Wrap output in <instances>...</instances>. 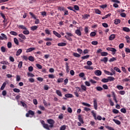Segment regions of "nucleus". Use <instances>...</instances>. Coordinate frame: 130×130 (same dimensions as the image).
I'll return each instance as SVG.
<instances>
[{
  "label": "nucleus",
  "instance_id": "1",
  "mask_svg": "<svg viewBox=\"0 0 130 130\" xmlns=\"http://www.w3.org/2000/svg\"><path fill=\"white\" fill-rule=\"evenodd\" d=\"M47 122L50 125H49L48 124L45 123V121L44 120H42L41 124H42L44 128H45V129L47 130H50L49 127L50 128H52V127L54 126V123H55V121H54V120L52 119H49L47 120Z\"/></svg>",
  "mask_w": 130,
  "mask_h": 130
},
{
  "label": "nucleus",
  "instance_id": "2",
  "mask_svg": "<svg viewBox=\"0 0 130 130\" xmlns=\"http://www.w3.org/2000/svg\"><path fill=\"white\" fill-rule=\"evenodd\" d=\"M66 34L67 36H64V38L67 40H69V41H73V39H72L71 37H73L74 36V35L72 34V32H67Z\"/></svg>",
  "mask_w": 130,
  "mask_h": 130
},
{
  "label": "nucleus",
  "instance_id": "3",
  "mask_svg": "<svg viewBox=\"0 0 130 130\" xmlns=\"http://www.w3.org/2000/svg\"><path fill=\"white\" fill-rule=\"evenodd\" d=\"M91 114L92 115V116L94 117L95 120H102V117L100 115H98L97 117H96V114L95 112H94V111H91Z\"/></svg>",
  "mask_w": 130,
  "mask_h": 130
},
{
  "label": "nucleus",
  "instance_id": "4",
  "mask_svg": "<svg viewBox=\"0 0 130 130\" xmlns=\"http://www.w3.org/2000/svg\"><path fill=\"white\" fill-rule=\"evenodd\" d=\"M107 50L108 51H112L113 55H114L115 54V52H116L117 50L116 49L114 48H111V47H108L106 48Z\"/></svg>",
  "mask_w": 130,
  "mask_h": 130
},
{
  "label": "nucleus",
  "instance_id": "5",
  "mask_svg": "<svg viewBox=\"0 0 130 130\" xmlns=\"http://www.w3.org/2000/svg\"><path fill=\"white\" fill-rule=\"evenodd\" d=\"M93 107L95 110L98 109V106L97 105V99H93Z\"/></svg>",
  "mask_w": 130,
  "mask_h": 130
},
{
  "label": "nucleus",
  "instance_id": "6",
  "mask_svg": "<svg viewBox=\"0 0 130 130\" xmlns=\"http://www.w3.org/2000/svg\"><path fill=\"white\" fill-rule=\"evenodd\" d=\"M1 36H0V40H7L8 39V37L7 36L5 35V34H1Z\"/></svg>",
  "mask_w": 130,
  "mask_h": 130
},
{
  "label": "nucleus",
  "instance_id": "7",
  "mask_svg": "<svg viewBox=\"0 0 130 130\" xmlns=\"http://www.w3.org/2000/svg\"><path fill=\"white\" fill-rule=\"evenodd\" d=\"M78 119L82 124H84V120L83 119V118H82V115L80 114L78 115Z\"/></svg>",
  "mask_w": 130,
  "mask_h": 130
},
{
  "label": "nucleus",
  "instance_id": "8",
  "mask_svg": "<svg viewBox=\"0 0 130 130\" xmlns=\"http://www.w3.org/2000/svg\"><path fill=\"white\" fill-rule=\"evenodd\" d=\"M75 34H77L79 37L82 36V32L79 29H76L75 32Z\"/></svg>",
  "mask_w": 130,
  "mask_h": 130
},
{
  "label": "nucleus",
  "instance_id": "9",
  "mask_svg": "<svg viewBox=\"0 0 130 130\" xmlns=\"http://www.w3.org/2000/svg\"><path fill=\"white\" fill-rule=\"evenodd\" d=\"M94 74L96 76H101V75H102V72L100 70H95L94 71Z\"/></svg>",
  "mask_w": 130,
  "mask_h": 130
},
{
  "label": "nucleus",
  "instance_id": "10",
  "mask_svg": "<svg viewBox=\"0 0 130 130\" xmlns=\"http://www.w3.org/2000/svg\"><path fill=\"white\" fill-rule=\"evenodd\" d=\"M53 33L54 35H55V36L58 37V38H60L61 37V36L60 35V34H58V32H57L55 30L53 31Z\"/></svg>",
  "mask_w": 130,
  "mask_h": 130
},
{
  "label": "nucleus",
  "instance_id": "11",
  "mask_svg": "<svg viewBox=\"0 0 130 130\" xmlns=\"http://www.w3.org/2000/svg\"><path fill=\"white\" fill-rule=\"evenodd\" d=\"M18 36L19 37H20V38H21V39H23V40H26L27 39V38H26V36L23 34H19Z\"/></svg>",
  "mask_w": 130,
  "mask_h": 130
},
{
  "label": "nucleus",
  "instance_id": "12",
  "mask_svg": "<svg viewBox=\"0 0 130 130\" xmlns=\"http://www.w3.org/2000/svg\"><path fill=\"white\" fill-rule=\"evenodd\" d=\"M64 96L66 98H73V97H74V95H73V94L71 93H67L64 94Z\"/></svg>",
  "mask_w": 130,
  "mask_h": 130
},
{
  "label": "nucleus",
  "instance_id": "13",
  "mask_svg": "<svg viewBox=\"0 0 130 130\" xmlns=\"http://www.w3.org/2000/svg\"><path fill=\"white\" fill-rule=\"evenodd\" d=\"M56 93L57 95H58V96H59V97H62V94L61 93V91H60L59 90H56Z\"/></svg>",
  "mask_w": 130,
  "mask_h": 130
},
{
  "label": "nucleus",
  "instance_id": "14",
  "mask_svg": "<svg viewBox=\"0 0 130 130\" xmlns=\"http://www.w3.org/2000/svg\"><path fill=\"white\" fill-rule=\"evenodd\" d=\"M115 38V35L114 34H112L111 36H110L109 38V40L110 41H112Z\"/></svg>",
  "mask_w": 130,
  "mask_h": 130
},
{
  "label": "nucleus",
  "instance_id": "15",
  "mask_svg": "<svg viewBox=\"0 0 130 130\" xmlns=\"http://www.w3.org/2000/svg\"><path fill=\"white\" fill-rule=\"evenodd\" d=\"M22 49H18L16 53V56H19V55H20V54L22 53Z\"/></svg>",
  "mask_w": 130,
  "mask_h": 130
},
{
  "label": "nucleus",
  "instance_id": "16",
  "mask_svg": "<svg viewBox=\"0 0 130 130\" xmlns=\"http://www.w3.org/2000/svg\"><path fill=\"white\" fill-rule=\"evenodd\" d=\"M22 33L24 35H29V34H30V31H29V30H28V29H25L24 30H23L22 31Z\"/></svg>",
  "mask_w": 130,
  "mask_h": 130
},
{
  "label": "nucleus",
  "instance_id": "17",
  "mask_svg": "<svg viewBox=\"0 0 130 130\" xmlns=\"http://www.w3.org/2000/svg\"><path fill=\"white\" fill-rule=\"evenodd\" d=\"M101 61H103V62L106 63L108 61V58L105 57L103 59H101Z\"/></svg>",
  "mask_w": 130,
  "mask_h": 130
},
{
  "label": "nucleus",
  "instance_id": "18",
  "mask_svg": "<svg viewBox=\"0 0 130 130\" xmlns=\"http://www.w3.org/2000/svg\"><path fill=\"white\" fill-rule=\"evenodd\" d=\"M122 30L124 31V32H130L129 28L126 27H123L122 28Z\"/></svg>",
  "mask_w": 130,
  "mask_h": 130
},
{
  "label": "nucleus",
  "instance_id": "19",
  "mask_svg": "<svg viewBox=\"0 0 130 130\" xmlns=\"http://www.w3.org/2000/svg\"><path fill=\"white\" fill-rule=\"evenodd\" d=\"M66 69L67 72L69 73V72H70V67H69V63H68V62L66 63Z\"/></svg>",
  "mask_w": 130,
  "mask_h": 130
},
{
  "label": "nucleus",
  "instance_id": "20",
  "mask_svg": "<svg viewBox=\"0 0 130 130\" xmlns=\"http://www.w3.org/2000/svg\"><path fill=\"white\" fill-rule=\"evenodd\" d=\"M19 29H22V30H27V27L23 25H20L18 26Z\"/></svg>",
  "mask_w": 130,
  "mask_h": 130
},
{
  "label": "nucleus",
  "instance_id": "21",
  "mask_svg": "<svg viewBox=\"0 0 130 130\" xmlns=\"http://www.w3.org/2000/svg\"><path fill=\"white\" fill-rule=\"evenodd\" d=\"M108 82H112V81H114V80H115V78H114V77H112L111 76H109L108 77Z\"/></svg>",
  "mask_w": 130,
  "mask_h": 130
},
{
  "label": "nucleus",
  "instance_id": "22",
  "mask_svg": "<svg viewBox=\"0 0 130 130\" xmlns=\"http://www.w3.org/2000/svg\"><path fill=\"white\" fill-rule=\"evenodd\" d=\"M113 121H114L118 125H119V124L121 123L119 120H116L115 119H113Z\"/></svg>",
  "mask_w": 130,
  "mask_h": 130
},
{
  "label": "nucleus",
  "instance_id": "23",
  "mask_svg": "<svg viewBox=\"0 0 130 130\" xmlns=\"http://www.w3.org/2000/svg\"><path fill=\"white\" fill-rule=\"evenodd\" d=\"M95 14H97L98 15H101V11H100L98 9H94Z\"/></svg>",
  "mask_w": 130,
  "mask_h": 130
},
{
  "label": "nucleus",
  "instance_id": "24",
  "mask_svg": "<svg viewBox=\"0 0 130 130\" xmlns=\"http://www.w3.org/2000/svg\"><path fill=\"white\" fill-rule=\"evenodd\" d=\"M101 55L102 56H107V55H108V53L106 52H101Z\"/></svg>",
  "mask_w": 130,
  "mask_h": 130
},
{
  "label": "nucleus",
  "instance_id": "25",
  "mask_svg": "<svg viewBox=\"0 0 130 130\" xmlns=\"http://www.w3.org/2000/svg\"><path fill=\"white\" fill-rule=\"evenodd\" d=\"M38 28V26L36 25L32 26L30 27L31 31H35V30H37Z\"/></svg>",
  "mask_w": 130,
  "mask_h": 130
},
{
  "label": "nucleus",
  "instance_id": "26",
  "mask_svg": "<svg viewBox=\"0 0 130 130\" xmlns=\"http://www.w3.org/2000/svg\"><path fill=\"white\" fill-rule=\"evenodd\" d=\"M89 16L90 14H85L84 15H82V18H83V19H88Z\"/></svg>",
  "mask_w": 130,
  "mask_h": 130
},
{
  "label": "nucleus",
  "instance_id": "27",
  "mask_svg": "<svg viewBox=\"0 0 130 130\" xmlns=\"http://www.w3.org/2000/svg\"><path fill=\"white\" fill-rule=\"evenodd\" d=\"M114 24H115V25H118V24H119V23H120V20L118 19H116L114 20Z\"/></svg>",
  "mask_w": 130,
  "mask_h": 130
},
{
  "label": "nucleus",
  "instance_id": "28",
  "mask_svg": "<svg viewBox=\"0 0 130 130\" xmlns=\"http://www.w3.org/2000/svg\"><path fill=\"white\" fill-rule=\"evenodd\" d=\"M125 38L126 39V41L127 43H130V38L128 36H126L125 37Z\"/></svg>",
  "mask_w": 130,
  "mask_h": 130
},
{
  "label": "nucleus",
  "instance_id": "29",
  "mask_svg": "<svg viewBox=\"0 0 130 130\" xmlns=\"http://www.w3.org/2000/svg\"><path fill=\"white\" fill-rule=\"evenodd\" d=\"M1 50L2 52H3V53H5L6 52V51H7V49H6V47H5L4 46L1 47Z\"/></svg>",
  "mask_w": 130,
  "mask_h": 130
},
{
  "label": "nucleus",
  "instance_id": "30",
  "mask_svg": "<svg viewBox=\"0 0 130 130\" xmlns=\"http://www.w3.org/2000/svg\"><path fill=\"white\" fill-rule=\"evenodd\" d=\"M33 50H35V48H29L27 49L26 52H31V51H33Z\"/></svg>",
  "mask_w": 130,
  "mask_h": 130
},
{
  "label": "nucleus",
  "instance_id": "31",
  "mask_svg": "<svg viewBox=\"0 0 130 130\" xmlns=\"http://www.w3.org/2000/svg\"><path fill=\"white\" fill-rule=\"evenodd\" d=\"M11 35H13L14 36H17L18 35V33L16 31H10Z\"/></svg>",
  "mask_w": 130,
  "mask_h": 130
},
{
  "label": "nucleus",
  "instance_id": "32",
  "mask_svg": "<svg viewBox=\"0 0 130 130\" xmlns=\"http://www.w3.org/2000/svg\"><path fill=\"white\" fill-rule=\"evenodd\" d=\"M73 56H74L75 57H80L81 55L80 54H78L77 53H73Z\"/></svg>",
  "mask_w": 130,
  "mask_h": 130
},
{
  "label": "nucleus",
  "instance_id": "33",
  "mask_svg": "<svg viewBox=\"0 0 130 130\" xmlns=\"http://www.w3.org/2000/svg\"><path fill=\"white\" fill-rule=\"evenodd\" d=\"M6 86H7V82H4L3 84V85H2L1 87V89L4 90V89H5V87H6Z\"/></svg>",
  "mask_w": 130,
  "mask_h": 130
},
{
  "label": "nucleus",
  "instance_id": "34",
  "mask_svg": "<svg viewBox=\"0 0 130 130\" xmlns=\"http://www.w3.org/2000/svg\"><path fill=\"white\" fill-rule=\"evenodd\" d=\"M110 16H111V14L109 13V14L106 15L105 16L103 17H102V20L107 19V18H108V17H110Z\"/></svg>",
  "mask_w": 130,
  "mask_h": 130
},
{
  "label": "nucleus",
  "instance_id": "35",
  "mask_svg": "<svg viewBox=\"0 0 130 130\" xmlns=\"http://www.w3.org/2000/svg\"><path fill=\"white\" fill-rule=\"evenodd\" d=\"M58 46H66L67 45V43H59L57 44Z\"/></svg>",
  "mask_w": 130,
  "mask_h": 130
},
{
  "label": "nucleus",
  "instance_id": "36",
  "mask_svg": "<svg viewBox=\"0 0 130 130\" xmlns=\"http://www.w3.org/2000/svg\"><path fill=\"white\" fill-rule=\"evenodd\" d=\"M81 88L82 90H83V91H86L87 90V87H86V86H85L84 85H81Z\"/></svg>",
  "mask_w": 130,
  "mask_h": 130
},
{
  "label": "nucleus",
  "instance_id": "37",
  "mask_svg": "<svg viewBox=\"0 0 130 130\" xmlns=\"http://www.w3.org/2000/svg\"><path fill=\"white\" fill-rule=\"evenodd\" d=\"M96 90L97 91H103V88H102L101 86H98L95 87Z\"/></svg>",
  "mask_w": 130,
  "mask_h": 130
},
{
  "label": "nucleus",
  "instance_id": "38",
  "mask_svg": "<svg viewBox=\"0 0 130 130\" xmlns=\"http://www.w3.org/2000/svg\"><path fill=\"white\" fill-rule=\"evenodd\" d=\"M114 71H116V72H117L118 73H121V71H120V69L118 68V67H114Z\"/></svg>",
  "mask_w": 130,
  "mask_h": 130
},
{
  "label": "nucleus",
  "instance_id": "39",
  "mask_svg": "<svg viewBox=\"0 0 130 130\" xmlns=\"http://www.w3.org/2000/svg\"><path fill=\"white\" fill-rule=\"evenodd\" d=\"M102 82H103V83H108V78L107 79V78H103V79H102Z\"/></svg>",
  "mask_w": 130,
  "mask_h": 130
},
{
  "label": "nucleus",
  "instance_id": "40",
  "mask_svg": "<svg viewBox=\"0 0 130 130\" xmlns=\"http://www.w3.org/2000/svg\"><path fill=\"white\" fill-rule=\"evenodd\" d=\"M82 105H84V106H87V107H90L91 105L87 103H82Z\"/></svg>",
  "mask_w": 130,
  "mask_h": 130
},
{
  "label": "nucleus",
  "instance_id": "41",
  "mask_svg": "<svg viewBox=\"0 0 130 130\" xmlns=\"http://www.w3.org/2000/svg\"><path fill=\"white\" fill-rule=\"evenodd\" d=\"M28 60H29V61H34L35 59H34V57L32 56H30L28 57Z\"/></svg>",
  "mask_w": 130,
  "mask_h": 130
},
{
  "label": "nucleus",
  "instance_id": "42",
  "mask_svg": "<svg viewBox=\"0 0 130 130\" xmlns=\"http://www.w3.org/2000/svg\"><path fill=\"white\" fill-rule=\"evenodd\" d=\"M116 87L118 90H123V86L121 85H117Z\"/></svg>",
  "mask_w": 130,
  "mask_h": 130
},
{
  "label": "nucleus",
  "instance_id": "43",
  "mask_svg": "<svg viewBox=\"0 0 130 130\" xmlns=\"http://www.w3.org/2000/svg\"><path fill=\"white\" fill-rule=\"evenodd\" d=\"M14 41L15 44H16V45H19V41L18 40V39L15 38L14 39Z\"/></svg>",
  "mask_w": 130,
  "mask_h": 130
},
{
  "label": "nucleus",
  "instance_id": "44",
  "mask_svg": "<svg viewBox=\"0 0 130 130\" xmlns=\"http://www.w3.org/2000/svg\"><path fill=\"white\" fill-rule=\"evenodd\" d=\"M90 36L91 37H94V36H96V32L95 31H92L90 34Z\"/></svg>",
  "mask_w": 130,
  "mask_h": 130
},
{
  "label": "nucleus",
  "instance_id": "45",
  "mask_svg": "<svg viewBox=\"0 0 130 130\" xmlns=\"http://www.w3.org/2000/svg\"><path fill=\"white\" fill-rule=\"evenodd\" d=\"M29 15H30V16L32 17V18L35 19V20H36V16H35V15H34V14H33V13L29 12Z\"/></svg>",
  "mask_w": 130,
  "mask_h": 130
},
{
  "label": "nucleus",
  "instance_id": "46",
  "mask_svg": "<svg viewBox=\"0 0 130 130\" xmlns=\"http://www.w3.org/2000/svg\"><path fill=\"white\" fill-rule=\"evenodd\" d=\"M90 57V55H86L85 56H83L81 57L82 59H87V58H89Z\"/></svg>",
  "mask_w": 130,
  "mask_h": 130
},
{
  "label": "nucleus",
  "instance_id": "47",
  "mask_svg": "<svg viewBox=\"0 0 130 130\" xmlns=\"http://www.w3.org/2000/svg\"><path fill=\"white\" fill-rule=\"evenodd\" d=\"M74 8L75 11H79L80 10V7H79V6L78 5H74Z\"/></svg>",
  "mask_w": 130,
  "mask_h": 130
},
{
  "label": "nucleus",
  "instance_id": "48",
  "mask_svg": "<svg viewBox=\"0 0 130 130\" xmlns=\"http://www.w3.org/2000/svg\"><path fill=\"white\" fill-rule=\"evenodd\" d=\"M63 82V78H58L57 79V83H62Z\"/></svg>",
  "mask_w": 130,
  "mask_h": 130
},
{
  "label": "nucleus",
  "instance_id": "49",
  "mask_svg": "<svg viewBox=\"0 0 130 130\" xmlns=\"http://www.w3.org/2000/svg\"><path fill=\"white\" fill-rule=\"evenodd\" d=\"M1 63V64H10V63L7 61H2Z\"/></svg>",
  "mask_w": 130,
  "mask_h": 130
},
{
  "label": "nucleus",
  "instance_id": "50",
  "mask_svg": "<svg viewBox=\"0 0 130 130\" xmlns=\"http://www.w3.org/2000/svg\"><path fill=\"white\" fill-rule=\"evenodd\" d=\"M21 81V76L19 75H16V81L20 82Z\"/></svg>",
  "mask_w": 130,
  "mask_h": 130
},
{
  "label": "nucleus",
  "instance_id": "51",
  "mask_svg": "<svg viewBox=\"0 0 130 130\" xmlns=\"http://www.w3.org/2000/svg\"><path fill=\"white\" fill-rule=\"evenodd\" d=\"M7 47H8V48H12V42H9L7 43Z\"/></svg>",
  "mask_w": 130,
  "mask_h": 130
},
{
  "label": "nucleus",
  "instance_id": "52",
  "mask_svg": "<svg viewBox=\"0 0 130 130\" xmlns=\"http://www.w3.org/2000/svg\"><path fill=\"white\" fill-rule=\"evenodd\" d=\"M22 66H23V62L20 61L18 65V69H21L22 68Z\"/></svg>",
  "mask_w": 130,
  "mask_h": 130
},
{
  "label": "nucleus",
  "instance_id": "53",
  "mask_svg": "<svg viewBox=\"0 0 130 130\" xmlns=\"http://www.w3.org/2000/svg\"><path fill=\"white\" fill-rule=\"evenodd\" d=\"M116 60V58L113 57L112 58L109 59L110 62H112V61H115Z\"/></svg>",
  "mask_w": 130,
  "mask_h": 130
},
{
  "label": "nucleus",
  "instance_id": "54",
  "mask_svg": "<svg viewBox=\"0 0 130 130\" xmlns=\"http://www.w3.org/2000/svg\"><path fill=\"white\" fill-rule=\"evenodd\" d=\"M102 87L105 90H108V86H107V85L103 84Z\"/></svg>",
  "mask_w": 130,
  "mask_h": 130
},
{
  "label": "nucleus",
  "instance_id": "55",
  "mask_svg": "<svg viewBox=\"0 0 130 130\" xmlns=\"http://www.w3.org/2000/svg\"><path fill=\"white\" fill-rule=\"evenodd\" d=\"M106 128H107V129L109 130H114V128H113L112 127H110L108 125L105 126Z\"/></svg>",
  "mask_w": 130,
  "mask_h": 130
},
{
  "label": "nucleus",
  "instance_id": "56",
  "mask_svg": "<svg viewBox=\"0 0 130 130\" xmlns=\"http://www.w3.org/2000/svg\"><path fill=\"white\" fill-rule=\"evenodd\" d=\"M112 111L113 113H115V114H117V113H119V111H118V110H116L115 109H113Z\"/></svg>",
  "mask_w": 130,
  "mask_h": 130
},
{
  "label": "nucleus",
  "instance_id": "57",
  "mask_svg": "<svg viewBox=\"0 0 130 130\" xmlns=\"http://www.w3.org/2000/svg\"><path fill=\"white\" fill-rule=\"evenodd\" d=\"M119 94H120V95H124V94H125V91L120 90L119 91Z\"/></svg>",
  "mask_w": 130,
  "mask_h": 130
},
{
  "label": "nucleus",
  "instance_id": "58",
  "mask_svg": "<svg viewBox=\"0 0 130 130\" xmlns=\"http://www.w3.org/2000/svg\"><path fill=\"white\" fill-rule=\"evenodd\" d=\"M45 32L46 34H47L48 35H50L51 34L50 30H49V29H45Z\"/></svg>",
  "mask_w": 130,
  "mask_h": 130
},
{
  "label": "nucleus",
  "instance_id": "59",
  "mask_svg": "<svg viewBox=\"0 0 130 130\" xmlns=\"http://www.w3.org/2000/svg\"><path fill=\"white\" fill-rule=\"evenodd\" d=\"M13 91L15 93H20V90L18 88H14Z\"/></svg>",
  "mask_w": 130,
  "mask_h": 130
},
{
  "label": "nucleus",
  "instance_id": "60",
  "mask_svg": "<svg viewBox=\"0 0 130 130\" xmlns=\"http://www.w3.org/2000/svg\"><path fill=\"white\" fill-rule=\"evenodd\" d=\"M36 67L39 69V70H41L42 69V66L40 65V64H36Z\"/></svg>",
  "mask_w": 130,
  "mask_h": 130
},
{
  "label": "nucleus",
  "instance_id": "61",
  "mask_svg": "<svg viewBox=\"0 0 130 130\" xmlns=\"http://www.w3.org/2000/svg\"><path fill=\"white\" fill-rule=\"evenodd\" d=\"M121 112L122 113H126V110L125 108H122L120 109Z\"/></svg>",
  "mask_w": 130,
  "mask_h": 130
},
{
  "label": "nucleus",
  "instance_id": "62",
  "mask_svg": "<svg viewBox=\"0 0 130 130\" xmlns=\"http://www.w3.org/2000/svg\"><path fill=\"white\" fill-rule=\"evenodd\" d=\"M48 77L49 79H54V78H55V76H54L53 74H49L48 75Z\"/></svg>",
  "mask_w": 130,
  "mask_h": 130
},
{
  "label": "nucleus",
  "instance_id": "63",
  "mask_svg": "<svg viewBox=\"0 0 130 130\" xmlns=\"http://www.w3.org/2000/svg\"><path fill=\"white\" fill-rule=\"evenodd\" d=\"M28 114L30 115H34V114H35V113H34V112L32 110H29L28 111Z\"/></svg>",
  "mask_w": 130,
  "mask_h": 130
},
{
  "label": "nucleus",
  "instance_id": "64",
  "mask_svg": "<svg viewBox=\"0 0 130 130\" xmlns=\"http://www.w3.org/2000/svg\"><path fill=\"white\" fill-rule=\"evenodd\" d=\"M67 126L65 125H62L60 128V130H66Z\"/></svg>",
  "mask_w": 130,
  "mask_h": 130
}]
</instances>
